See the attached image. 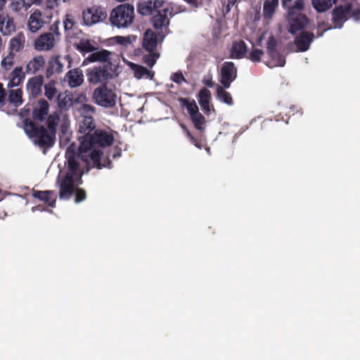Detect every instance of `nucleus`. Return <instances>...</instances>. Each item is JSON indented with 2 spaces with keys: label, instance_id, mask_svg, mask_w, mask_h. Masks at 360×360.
<instances>
[{
  "label": "nucleus",
  "instance_id": "dca6fc26",
  "mask_svg": "<svg viewBox=\"0 0 360 360\" xmlns=\"http://www.w3.org/2000/svg\"><path fill=\"white\" fill-rule=\"evenodd\" d=\"M44 83V77L37 75L28 79L27 89L32 97H37L41 93V87Z\"/></svg>",
  "mask_w": 360,
  "mask_h": 360
},
{
  "label": "nucleus",
  "instance_id": "a18cd8bd",
  "mask_svg": "<svg viewBox=\"0 0 360 360\" xmlns=\"http://www.w3.org/2000/svg\"><path fill=\"white\" fill-rule=\"evenodd\" d=\"M75 20L73 16L71 14H67L65 15V19L64 20V28L65 30H70L72 29L75 25Z\"/></svg>",
  "mask_w": 360,
  "mask_h": 360
},
{
  "label": "nucleus",
  "instance_id": "13d9d810",
  "mask_svg": "<svg viewBox=\"0 0 360 360\" xmlns=\"http://www.w3.org/2000/svg\"><path fill=\"white\" fill-rule=\"evenodd\" d=\"M79 102H84L86 101V96L84 94H81L77 98Z\"/></svg>",
  "mask_w": 360,
  "mask_h": 360
},
{
  "label": "nucleus",
  "instance_id": "f704fd0d",
  "mask_svg": "<svg viewBox=\"0 0 360 360\" xmlns=\"http://www.w3.org/2000/svg\"><path fill=\"white\" fill-rule=\"evenodd\" d=\"M30 8L29 3L26 0H16L11 4V8L15 13H20L22 11H27Z\"/></svg>",
  "mask_w": 360,
  "mask_h": 360
},
{
  "label": "nucleus",
  "instance_id": "b1692460",
  "mask_svg": "<svg viewBox=\"0 0 360 360\" xmlns=\"http://www.w3.org/2000/svg\"><path fill=\"white\" fill-rule=\"evenodd\" d=\"M143 46L148 52L153 51L157 46V39L155 33L151 30L146 31L143 39Z\"/></svg>",
  "mask_w": 360,
  "mask_h": 360
},
{
  "label": "nucleus",
  "instance_id": "aec40b11",
  "mask_svg": "<svg viewBox=\"0 0 360 360\" xmlns=\"http://www.w3.org/2000/svg\"><path fill=\"white\" fill-rule=\"evenodd\" d=\"M45 64L46 60L44 56H34L27 63L25 72L28 75L36 74L44 69Z\"/></svg>",
  "mask_w": 360,
  "mask_h": 360
},
{
  "label": "nucleus",
  "instance_id": "c756f323",
  "mask_svg": "<svg viewBox=\"0 0 360 360\" xmlns=\"http://www.w3.org/2000/svg\"><path fill=\"white\" fill-rule=\"evenodd\" d=\"M211 97L210 91L203 88L199 92V103L202 108L208 112L210 110V100Z\"/></svg>",
  "mask_w": 360,
  "mask_h": 360
},
{
  "label": "nucleus",
  "instance_id": "a19ab883",
  "mask_svg": "<svg viewBox=\"0 0 360 360\" xmlns=\"http://www.w3.org/2000/svg\"><path fill=\"white\" fill-rule=\"evenodd\" d=\"M184 103L186 105L188 112L191 117L199 112L198 107L195 101H189L186 99H184Z\"/></svg>",
  "mask_w": 360,
  "mask_h": 360
},
{
  "label": "nucleus",
  "instance_id": "69168bd1",
  "mask_svg": "<svg viewBox=\"0 0 360 360\" xmlns=\"http://www.w3.org/2000/svg\"><path fill=\"white\" fill-rule=\"evenodd\" d=\"M35 209L39 210L40 211L42 210L41 209L39 208V207H32V211L34 212Z\"/></svg>",
  "mask_w": 360,
  "mask_h": 360
},
{
  "label": "nucleus",
  "instance_id": "c03bdc74",
  "mask_svg": "<svg viewBox=\"0 0 360 360\" xmlns=\"http://www.w3.org/2000/svg\"><path fill=\"white\" fill-rule=\"evenodd\" d=\"M60 129L63 134L66 133L68 131L70 122L69 120L68 117L65 114H60Z\"/></svg>",
  "mask_w": 360,
  "mask_h": 360
},
{
  "label": "nucleus",
  "instance_id": "2f4dec72",
  "mask_svg": "<svg viewBox=\"0 0 360 360\" xmlns=\"http://www.w3.org/2000/svg\"><path fill=\"white\" fill-rule=\"evenodd\" d=\"M336 0H312L314 8L319 12H323L332 6Z\"/></svg>",
  "mask_w": 360,
  "mask_h": 360
},
{
  "label": "nucleus",
  "instance_id": "680f3d73",
  "mask_svg": "<svg viewBox=\"0 0 360 360\" xmlns=\"http://www.w3.org/2000/svg\"><path fill=\"white\" fill-rule=\"evenodd\" d=\"M290 1L291 0H282L283 7L287 6L288 4Z\"/></svg>",
  "mask_w": 360,
  "mask_h": 360
},
{
  "label": "nucleus",
  "instance_id": "37998d69",
  "mask_svg": "<svg viewBox=\"0 0 360 360\" xmlns=\"http://www.w3.org/2000/svg\"><path fill=\"white\" fill-rule=\"evenodd\" d=\"M158 57L159 54L155 53L154 51L148 52V54L144 56V61L148 66L153 67L155 65Z\"/></svg>",
  "mask_w": 360,
  "mask_h": 360
},
{
  "label": "nucleus",
  "instance_id": "0eeeda50",
  "mask_svg": "<svg viewBox=\"0 0 360 360\" xmlns=\"http://www.w3.org/2000/svg\"><path fill=\"white\" fill-rule=\"evenodd\" d=\"M115 53L105 49L93 51L83 61L82 65H86L90 63H103L101 67H108L110 70L118 68V65L114 60Z\"/></svg>",
  "mask_w": 360,
  "mask_h": 360
},
{
  "label": "nucleus",
  "instance_id": "58836bf2",
  "mask_svg": "<svg viewBox=\"0 0 360 360\" xmlns=\"http://www.w3.org/2000/svg\"><path fill=\"white\" fill-rule=\"evenodd\" d=\"M77 49L83 53H92L95 48L89 40H82L77 44Z\"/></svg>",
  "mask_w": 360,
  "mask_h": 360
},
{
  "label": "nucleus",
  "instance_id": "8fccbe9b",
  "mask_svg": "<svg viewBox=\"0 0 360 360\" xmlns=\"http://www.w3.org/2000/svg\"><path fill=\"white\" fill-rule=\"evenodd\" d=\"M85 192L82 190L78 189L76 193V202H79L85 199Z\"/></svg>",
  "mask_w": 360,
  "mask_h": 360
},
{
  "label": "nucleus",
  "instance_id": "052dcab7",
  "mask_svg": "<svg viewBox=\"0 0 360 360\" xmlns=\"http://www.w3.org/2000/svg\"><path fill=\"white\" fill-rule=\"evenodd\" d=\"M6 0H0V10L2 9V8L6 4Z\"/></svg>",
  "mask_w": 360,
  "mask_h": 360
},
{
  "label": "nucleus",
  "instance_id": "4be33fe9",
  "mask_svg": "<svg viewBox=\"0 0 360 360\" xmlns=\"http://www.w3.org/2000/svg\"><path fill=\"white\" fill-rule=\"evenodd\" d=\"M72 59L70 56H57L51 63L53 71L56 73H61L64 70L65 63L70 66Z\"/></svg>",
  "mask_w": 360,
  "mask_h": 360
},
{
  "label": "nucleus",
  "instance_id": "473e14b6",
  "mask_svg": "<svg viewBox=\"0 0 360 360\" xmlns=\"http://www.w3.org/2000/svg\"><path fill=\"white\" fill-rule=\"evenodd\" d=\"M56 84L55 81L51 80L44 85V95L49 100H52L58 94Z\"/></svg>",
  "mask_w": 360,
  "mask_h": 360
},
{
  "label": "nucleus",
  "instance_id": "4d7b16f0",
  "mask_svg": "<svg viewBox=\"0 0 360 360\" xmlns=\"http://www.w3.org/2000/svg\"><path fill=\"white\" fill-rule=\"evenodd\" d=\"M203 83H204L206 86H209V87H212V86H213V84H214V83L212 82V79H206V78H205V79H204V80H203Z\"/></svg>",
  "mask_w": 360,
  "mask_h": 360
},
{
  "label": "nucleus",
  "instance_id": "6e6552de",
  "mask_svg": "<svg viewBox=\"0 0 360 360\" xmlns=\"http://www.w3.org/2000/svg\"><path fill=\"white\" fill-rule=\"evenodd\" d=\"M93 99L100 106L112 108L116 103L117 94L112 89L103 85L94 89Z\"/></svg>",
  "mask_w": 360,
  "mask_h": 360
},
{
  "label": "nucleus",
  "instance_id": "2eb2a0df",
  "mask_svg": "<svg viewBox=\"0 0 360 360\" xmlns=\"http://www.w3.org/2000/svg\"><path fill=\"white\" fill-rule=\"evenodd\" d=\"M65 81L71 88L79 86L84 82L83 71L78 68L69 70L65 75Z\"/></svg>",
  "mask_w": 360,
  "mask_h": 360
},
{
  "label": "nucleus",
  "instance_id": "f257e3e1",
  "mask_svg": "<svg viewBox=\"0 0 360 360\" xmlns=\"http://www.w3.org/2000/svg\"><path fill=\"white\" fill-rule=\"evenodd\" d=\"M114 140L112 133L104 130H96L94 134L81 141L78 155H75L69 147L65 153L68 161V172L60 181V198L68 199L72 195L76 187L81 184V178L84 173V167L87 172L91 167L101 169L110 167V162L101 163L103 153L98 147L110 146Z\"/></svg>",
  "mask_w": 360,
  "mask_h": 360
},
{
  "label": "nucleus",
  "instance_id": "4468645a",
  "mask_svg": "<svg viewBox=\"0 0 360 360\" xmlns=\"http://www.w3.org/2000/svg\"><path fill=\"white\" fill-rule=\"evenodd\" d=\"M46 22V21L44 17H43L42 13L37 9L30 15L27 26L31 32L34 33L41 29Z\"/></svg>",
  "mask_w": 360,
  "mask_h": 360
},
{
  "label": "nucleus",
  "instance_id": "09e8293b",
  "mask_svg": "<svg viewBox=\"0 0 360 360\" xmlns=\"http://www.w3.org/2000/svg\"><path fill=\"white\" fill-rule=\"evenodd\" d=\"M172 79L177 84H181L182 82H186L185 78L181 72H176L173 74L172 76Z\"/></svg>",
  "mask_w": 360,
  "mask_h": 360
},
{
  "label": "nucleus",
  "instance_id": "cd10ccee",
  "mask_svg": "<svg viewBox=\"0 0 360 360\" xmlns=\"http://www.w3.org/2000/svg\"><path fill=\"white\" fill-rule=\"evenodd\" d=\"M25 36L20 32L13 37L10 41V49L11 51L18 52L24 48Z\"/></svg>",
  "mask_w": 360,
  "mask_h": 360
},
{
  "label": "nucleus",
  "instance_id": "423d86ee",
  "mask_svg": "<svg viewBox=\"0 0 360 360\" xmlns=\"http://www.w3.org/2000/svg\"><path fill=\"white\" fill-rule=\"evenodd\" d=\"M117 75V69L110 70L108 67H101V65L94 66L86 72L88 82L94 85L106 83Z\"/></svg>",
  "mask_w": 360,
  "mask_h": 360
},
{
  "label": "nucleus",
  "instance_id": "864d4df0",
  "mask_svg": "<svg viewBox=\"0 0 360 360\" xmlns=\"http://www.w3.org/2000/svg\"><path fill=\"white\" fill-rule=\"evenodd\" d=\"M236 0H228V3L225 7V13H228L231 8L234 6L236 4Z\"/></svg>",
  "mask_w": 360,
  "mask_h": 360
},
{
  "label": "nucleus",
  "instance_id": "7c9ffc66",
  "mask_svg": "<svg viewBox=\"0 0 360 360\" xmlns=\"http://www.w3.org/2000/svg\"><path fill=\"white\" fill-rule=\"evenodd\" d=\"M270 59L266 65L269 68L282 67L285 63V58L277 52L269 54Z\"/></svg>",
  "mask_w": 360,
  "mask_h": 360
},
{
  "label": "nucleus",
  "instance_id": "ddd939ff",
  "mask_svg": "<svg viewBox=\"0 0 360 360\" xmlns=\"http://www.w3.org/2000/svg\"><path fill=\"white\" fill-rule=\"evenodd\" d=\"M165 6L166 5L163 0H144L138 4L137 11L142 15H149L153 12Z\"/></svg>",
  "mask_w": 360,
  "mask_h": 360
},
{
  "label": "nucleus",
  "instance_id": "e2e57ef3",
  "mask_svg": "<svg viewBox=\"0 0 360 360\" xmlns=\"http://www.w3.org/2000/svg\"><path fill=\"white\" fill-rule=\"evenodd\" d=\"M120 151H118L117 153H113L112 155L113 158H115L116 156H120Z\"/></svg>",
  "mask_w": 360,
  "mask_h": 360
},
{
  "label": "nucleus",
  "instance_id": "39448f33",
  "mask_svg": "<svg viewBox=\"0 0 360 360\" xmlns=\"http://www.w3.org/2000/svg\"><path fill=\"white\" fill-rule=\"evenodd\" d=\"M303 7L304 0H296L295 4L288 11V30L292 34L304 28L307 23V18L301 13Z\"/></svg>",
  "mask_w": 360,
  "mask_h": 360
},
{
  "label": "nucleus",
  "instance_id": "338daca9",
  "mask_svg": "<svg viewBox=\"0 0 360 360\" xmlns=\"http://www.w3.org/2000/svg\"><path fill=\"white\" fill-rule=\"evenodd\" d=\"M322 35H323V33H321L320 34H319V37H321Z\"/></svg>",
  "mask_w": 360,
  "mask_h": 360
},
{
  "label": "nucleus",
  "instance_id": "f03ea898",
  "mask_svg": "<svg viewBox=\"0 0 360 360\" xmlns=\"http://www.w3.org/2000/svg\"><path fill=\"white\" fill-rule=\"evenodd\" d=\"M60 122V114L55 112L46 120L47 129L42 125L32 122L25 123L24 130L26 134L33 139L35 144L41 146H51L55 141L57 127Z\"/></svg>",
  "mask_w": 360,
  "mask_h": 360
},
{
  "label": "nucleus",
  "instance_id": "f8f14e48",
  "mask_svg": "<svg viewBox=\"0 0 360 360\" xmlns=\"http://www.w3.org/2000/svg\"><path fill=\"white\" fill-rule=\"evenodd\" d=\"M237 70L232 62H225L221 69V83L224 88H229L236 78Z\"/></svg>",
  "mask_w": 360,
  "mask_h": 360
},
{
  "label": "nucleus",
  "instance_id": "e433bc0d",
  "mask_svg": "<svg viewBox=\"0 0 360 360\" xmlns=\"http://www.w3.org/2000/svg\"><path fill=\"white\" fill-rule=\"evenodd\" d=\"M14 53L11 52L6 57H4L1 62V67L8 70L14 64Z\"/></svg>",
  "mask_w": 360,
  "mask_h": 360
},
{
  "label": "nucleus",
  "instance_id": "5701e85b",
  "mask_svg": "<svg viewBox=\"0 0 360 360\" xmlns=\"http://www.w3.org/2000/svg\"><path fill=\"white\" fill-rule=\"evenodd\" d=\"M25 78V72L22 71L21 66L16 67L11 72L9 75L8 87H15L20 85Z\"/></svg>",
  "mask_w": 360,
  "mask_h": 360
},
{
  "label": "nucleus",
  "instance_id": "5fc2aeb1",
  "mask_svg": "<svg viewBox=\"0 0 360 360\" xmlns=\"http://www.w3.org/2000/svg\"><path fill=\"white\" fill-rule=\"evenodd\" d=\"M4 89L1 84H0V108L3 107L4 104Z\"/></svg>",
  "mask_w": 360,
  "mask_h": 360
},
{
  "label": "nucleus",
  "instance_id": "603ef678",
  "mask_svg": "<svg viewBox=\"0 0 360 360\" xmlns=\"http://www.w3.org/2000/svg\"><path fill=\"white\" fill-rule=\"evenodd\" d=\"M68 0H48V5L50 8L58 6L60 2H65Z\"/></svg>",
  "mask_w": 360,
  "mask_h": 360
},
{
  "label": "nucleus",
  "instance_id": "c9c22d12",
  "mask_svg": "<svg viewBox=\"0 0 360 360\" xmlns=\"http://www.w3.org/2000/svg\"><path fill=\"white\" fill-rule=\"evenodd\" d=\"M217 96L221 101H223L224 103H225L228 105H232L233 101H232L231 96L229 93L224 91V89L220 86H217Z\"/></svg>",
  "mask_w": 360,
  "mask_h": 360
},
{
  "label": "nucleus",
  "instance_id": "20e7f679",
  "mask_svg": "<svg viewBox=\"0 0 360 360\" xmlns=\"http://www.w3.org/2000/svg\"><path fill=\"white\" fill-rule=\"evenodd\" d=\"M80 114L79 119V132L84 134V139L89 138L91 131L95 129L96 125L92 115L95 112L94 108L88 104H82L79 108Z\"/></svg>",
  "mask_w": 360,
  "mask_h": 360
},
{
  "label": "nucleus",
  "instance_id": "a211bd4d",
  "mask_svg": "<svg viewBox=\"0 0 360 360\" xmlns=\"http://www.w3.org/2000/svg\"><path fill=\"white\" fill-rule=\"evenodd\" d=\"M314 38V36L312 33L301 32L295 39V44L297 47L296 51H305L308 50Z\"/></svg>",
  "mask_w": 360,
  "mask_h": 360
},
{
  "label": "nucleus",
  "instance_id": "6ab92c4d",
  "mask_svg": "<svg viewBox=\"0 0 360 360\" xmlns=\"http://www.w3.org/2000/svg\"><path fill=\"white\" fill-rule=\"evenodd\" d=\"M123 61L134 71V77L138 79H150L153 77V73L143 66L135 64L122 58Z\"/></svg>",
  "mask_w": 360,
  "mask_h": 360
},
{
  "label": "nucleus",
  "instance_id": "c85d7f7f",
  "mask_svg": "<svg viewBox=\"0 0 360 360\" xmlns=\"http://www.w3.org/2000/svg\"><path fill=\"white\" fill-rule=\"evenodd\" d=\"M278 6V0H265L263 7V15L265 18L271 19Z\"/></svg>",
  "mask_w": 360,
  "mask_h": 360
},
{
  "label": "nucleus",
  "instance_id": "de8ad7c7",
  "mask_svg": "<svg viewBox=\"0 0 360 360\" xmlns=\"http://www.w3.org/2000/svg\"><path fill=\"white\" fill-rule=\"evenodd\" d=\"M264 52L261 49H254L250 53V60L252 61H259Z\"/></svg>",
  "mask_w": 360,
  "mask_h": 360
},
{
  "label": "nucleus",
  "instance_id": "f3484780",
  "mask_svg": "<svg viewBox=\"0 0 360 360\" xmlns=\"http://www.w3.org/2000/svg\"><path fill=\"white\" fill-rule=\"evenodd\" d=\"M49 112V104L44 98L40 99L34 105L32 111V117L34 120L44 121Z\"/></svg>",
  "mask_w": 360,
  "mask_h": 360
},
{
  "label": "nucleus",
  "instance_id": "4c0bfd02",
  "mask_svg": "<svg viewBox=\"0 0 360 360\" xmlns=\"http://www.w3.org/2000/svg\"><path fill=\"white\" fill-rule=\"evenodd\" d=\"M347 12L351 14L354 20H358L360 19V5H357L356 3L347 5Z\"/></svg>",
  "mask_w": 360,
  "mask_h": 360
},
{
  "label": "nucleus",
  "instance_id": "49530a36",
  "mask_svg": "<svg viewBox=\"0 0 360 360\" xmlns=\"http://www.w3.org/2000/svg\"><path fill=\"white\" fill-rule=\"evenodd\" d=\"M276 46V40L273 36L269 37V40L266 43V49L269 54L276 53L275 47Z\"/></svg>",
  "mask_w": 360,
  "mask_h": 360
},
{
  "label": "nucleus",
  "instance_id": "412c9836",
  "mask_svg": "<svg viewBox=\"0 0 360 360\" xmlns=\"http://www.w3.org/2000/svg\"><path fill=\"white\" fill-rule=\"evenodd\" d=\"M15 25L12 17L6 13L0 14V32L7 35L15 31Z\"/></svg>",
  "mask_w": 360,
  "mask_h": 360
},
{
  "label": "nucleus",
  "instance_id": "72a5a7b5",
  "mask_svg": "<svg viewBox=\"0 0 360 360\" xmlns=\"http://www.w3.org/2000/svg\"><path fill=\"white\" fill-rule=\"evenodd\" d=\"M22 91L20 89L11 90L9 93L8 100L11 103H13L15 106L22 104Z\"/></svg>",
  "mask_w": 360,
  "mask_h": 360
},
{
  "label": "nucleus",
  "instance_id": "7ed1b4c3",
  "mask_svg": "<svg viewBox=\"0 0 360 360\" xmlns=\"http://www.w3.org/2000/svg\"><path fill=\"white\" fill-rule=\"evenodd\" d=\"M110 19L111 23L119 28L128 27L134 22V6L129 4H122L116 7L112 11Z\"/></svg>",
  "mask_w": 360,
  "mask_h": 360
},
{
  "label": "nucleus",
  "instance_id": "3c124183",
  "mask_svg": "<svg viewBox=\"0 0 360 360\" xmlns=\"http://www.w3.org/2000/svg\"><path fill=\"white\" fill-rule=\"evenodd\" d=\"M66 98L62 94L58 95V104L60 108H65L66 105Z\"/></svg>",
  "mask_w": 360,
  "mask_h": 360
},
{
  "label": "nucleus",
  "instance_id": "bf43d9fd",
  "mask_svg": "<svg viewBox=\"0 0 360 360\" xmlns=\"http://www.w3.org/2000/svg\"><path fill=\"white\" fill-rule=\"evenodd\" d=\"M39 2H40V0H26V3H29L30 7L32 4H39Z\"/></svg>",
  "mask_w": 360,
  "mask_h": 360
},
{
  "label": "nucleus",
  "instance_id": "9d476101",
  "mask_svg": "<svg viewBox=\"0 0 360 360\" xmlns=\"http://www.w3.org/2000/svg\"><path fill=\"white\" fill-rule=\"evenodd\" d=\"M58 40V32H44L34 40V48L39 51H50L55 47Z\"/></svg>",
  "mask_w": 360,
  "mask_h": 360
},
{
  "label": "nucleus",
  "instance_id": "ea45409f",
  "mask_svg": "<svg viewBox=\"0 0 360 360\" xmlns=\"http://www.w3.org/2000/svg\"><path fill=\"white\" fill-rule=\"evenodd\" d=\"M114 40L116 43L123 45L124 46H127L129 44H131L133 41L136 40L135 36H127V37H122V36H117L114 37Z\"/></svg>",
  "mask_w": 360,
  "mask_h": 360
},
{
  "label": "nucleus",
  "instance_id": "a878e982",
  "mask_svg": "<svg viewBox=\"0 0 360 360\" xmlns=\"http://www.w3.org/2000/svg\"><path fill=\"white\" fill-rule=\"evenodd\" d=\"M33 196L47 203L50 207H55L56 195L53 191H36Z\"/></svg>",
  "mask_w": 360,
  "mask_h": 360
},
{
  "label": "nucleus",
  "instance_id": "9b49d317",
  "mask_svg": "<svg viewBox=\"0 0 360 360\" xmlns=\"http://www.w3.org/2000/svg\"><path fill=\"white\" fill-rule=\"evenodd\" d=\"M106 17L105 10L97 6H92L83 12L84 22L89 26L102 22Z\"/></svg>",
  "mask_w": 360,
  "mask_h": 360
},
{
  "label": "nucleus",
  "instance_id": "bb28decb",
  "mask_svg": "<svg viewBox=\"0 0 360 360\" xmlns=\"http://www.w3.org/2000/svg\"><path fill=\"white\" fill-rule=\"evenodd\" d=\"M349 13L347 12V6L336 8L333 13V20L335 27H341L342 23L346 20Z\"/></svg>",
  "mask_w": 360,
  "mask_h": 360
},
{
  "label": "nucleus",
  "instance_id": "6e6d98bb",
  "mask_svg": "<svg viewBox=\"0 0 360 360\" xmlns=\"http://www.w3.org/2000/svg\"><path fill=\"white\" fill-rule=\"evenodd\" d=\"M184 129L185 131H186L188 136L191 139V140L195 144V146H197L198 148H200V146L198 144V143L196 142L195 139L191 135V134L189 133V131H187V129H186L185 127H184Z\"/></svg>",
  "mask_w": 360,
  "mask_h": 360
},
{
  "label": "nucleus",
  "instance_id": "79ce46f5",
  "mask_svg": "<svg viewBox=\"0 0 360 360\" xmlns=\"http://www.w3.org/2000/svg\"><path fill=\"white\" fill-rule=\"evenodd\" d=\"M191 120H192L195 127L198 129L202 130V125L205 122L204 117L200 112H198V113L193 115V116H191Z\"/></svg>",
  "mask_w": 360,
  "mask_h": 360
},
{
  "label": "nucleus",
  "instance_id": "0e129e2a",
  "mask_svg": "<svg viewBox=\"0 0 360 360\" xmlns=\"http://www.w3.org/2000/svg\"><path fill=\"white\" fill-rule=\"evenodd\" d=\"M264 34H262L261 37L259 39V43H260L262 41V39L264 38Z\"/></svg>",
  "mask_w": 360,
  "mask_h": 360
},
{
  "label": "nucleus",
  "instance_id": "1a4fd4ad",
  "mask_svg": "<svg viewBox=\"0 0 360 360\" xmlns=\"http://www.w3.org/2000/svg\"><path fill=\"white\" fill-rule=\"evenodd\" d=\"M172 15V8L167 4L166 6L162 8V11H159L153 18V25L162 38H164L168 32V26L169 25V16Z\"/></svg>",
  "mask_w": 360,
  "mask_h": 360
},
{
  "label": "nucleus",
  "instance_id": "393cba45",
  "mask_svg": "<svg viewBox=\"0 0 360 360\" xmlns=\"http://www.w3.org/2000/svg\"><path fill=\"white\" fill-rule=\"evenodd\" d=\"M247 51V47L245 42L242 40L236 41L233 43L231 48V57L233 58H243Z\"/></svg>",
  "mask_w": 360,
  "mask_h": 360
}]
</instances>
